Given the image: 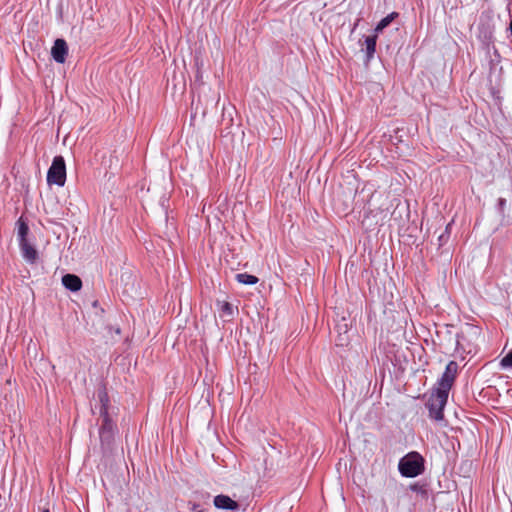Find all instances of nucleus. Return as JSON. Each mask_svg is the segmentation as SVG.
Instances as JSON below:
<instances>
[{
	"label": "nucleus",
	"mask_w": 512,
	"mask_h": 512,
	"mask_svg": "<svg viewBox=\"0 0 512 512\" xmlns=\"http://www.w3.org/2000/svg\"><path fill=\"white\" fill-rule=\"evenodd\" d=\"M424 463V458L418 452L414 451L400 459L398 469L403 477L414 478L424 472Z\"/></svg>",
	"instance_id": "1"
},
{
	"label": "nucleus",
	"mask_w": 512,
	"mask_h": 512,
	"mask_svg": "<svg viewBox=\"0 0 512 512\" xmlns=\"http://www.w3.org/2000/svg\"><path fill=\"white\" fill-rule=\"evenodd\" d=\"M98 398H99V401L101 404L99 414L103 420V423L100 428V438H101L102 442H104V441L109 442L113 436V431H114L115 425H114L113 421L111 420V418L109 417V413H108L109 399H108L107 392L105 390H100L98 392Z\"/></svg>",
	"instance_id": "2"
},
{
	"label": "nucleus",
	"mask_w": 512,
	"mask_h": 512,
	"mask_svg": "<svg viewBox=\"0 0 512 512\" xmlns=\"http://www.w3.org/2000/svg\"><path fill=\"white\" fill-rule=\"evenodd\" d=\"M448 395L449 394L447 393L433 389L431 396L429 397L426 404L429 410L430 418L434 419L435 421H440L443 419V411L448 401Z\"/></svg>",
	"instance_id": "3"
},
{
	"label": "nucleus",
	"mask_w": 512,
	"mask_h": 512,
	"mask_svg": "<svg viewBox=\"0 0 512 512\" xmlns=\"http://www.w3.org/2000/svg\"><path fill=\"white\" fill-rule=\"evenodd\" d=\"M66 182V165L62 156H55L47 172V183L49 185L64 186Z\"/></svg>",
	"instance_id": "4"
},
{
	"label": "nucleus",
	"mask_w": 512,
	"mask_h": 512,
	"mask_svg": "<svg viewBox=\"0 0 512 512\" xmlns=\"http://www.w3.org/2000/svg\"><path fill=\"white\" fill-rule=\"evenodd\" d=\"M458 369H459V367H458L457 362L450 361L446 365V368H445L442 376L437 381V385L434 388V390L449 394V391L451 390L453 383L456 379Z\"/></svg>",
	"instance_id": "5"
},
{
	"label": "nucleus",
	"mask_w": 512,
	"mask_h": 512,
	"mask_svg": "<svg viewBox=\"0 0 512 512\" xmlns=\"http://www.w3.org/2000/svg\"><path fill=\"white\" fill-rule=\"evenodd\" d=\"M68 54V46L64 39H56L51 49L52 58L57 63H64Z\"/></svg>",
	"instance_id": "6"
},
{
	"label": "nucleus",
	"mask_w": 512,
	"mask_h": 512,
	"mask_svg": "<svg viewBox=\"0 0 512 512\" xmlns=\"http://www.w3.org/2000/svg\"><path fill=\"white\" fill-rule=\"evenodd\" d=\"M213 503L218 509L236 510L239 507V504L235 500L223 494L215 496Z\"/></svg>",
	"instance_id": "7"
},
{
	"label": "nucleus",
	"mask_w": 512,
	"mask_h": 512,
	"mask_svg": "<svg viewBox=\"0 0 512 512\" xmlns=\"http://www.w3.org/2000/svg\"><path fill=\"white\" fill-rule=\"evenodd\" d=\"M469 335H466L464 332L458 333L456 336V351L459 354L467 353L470 354L473 352V345L468 341Z\"/></svg>",
	"instance_id": "8"
},
{
	"label": "nucleus",
	"mask_w": 512,
	"mask_h": 512,
	"mask_svg": "<svg viewBox=\"0 0 512 512\" xmlns=\"http://www.w3.org/2000/svg\"><path fill=\"white\" fill-rule=\"evenodd\" d=\"M19 247L24 260L30 264H34L38 258L36 249L28 241L19 243Z\"/></svg>",
	"instance_id": "9"
},
{
	"label": "nucleus",
	"mask_w": 512,
	"mask_h": 512,
	"mask_svg": "<svg viewBox=\"0 0 512 512\" xmlns=\"http://www.w3.org/2000/svg\"><path fill=\"white\" fill-rule=\"evenodd\" d=\"M62 284L63 286L72 291V292H77L81 289L82 287V281L81 279L74 275V274H66L62 277Z\"/></svg>",
	"instance_id": "10"
},
{
	"label": "nucleus",
	"mask_w": 512,
	"mask_h": 512,
	"mask_svg": "<svg viewBox=\"0 0 512 512\" xmlns=\"http://www.w3.org/2000/svg\"><path fill=\"white\" fill-rule=\"evenodd\" d=\"M17 225V237L19 243L27 241V235L29 232V227L27 223L20 217L16 223Z\"/></svg>",
	"instance_id": "11"
},
{
	"label": "nucleus",
	"mask_w": 512,
	"mask_h": 512,
	"mask_svg": "<svg viewBox=\"0 0 512 512\" xmlns=\"http://www.w3.org/2000/svg\"><path fill=\"white\" fill-rule=\"evenodd\" d=\"M396 17H398V13L397 12H392V13L388 14L387 16H385L383 19H381L378 22V24L376 25L375 29H374L375 34H378V33L382 32L387 26L390 25V23Z\"/></svg>",
	"instance_id": "12"
},
{
	"label": "nucleus",
	"mask_w": 512,
	"mask_h": 512,
	"mask_svg": "<svg viewBox=\"0 0 512 512\" xmlns=\"http://www.w3.org/2000/svg\"><path fill=\"white\" fill-rule=\"evenodd\" d=\"M235 279L237 280V282L244 285H254L259 281V279L256 276L248 273H238L236 274Z\"/></svg>",
	"instance_id": "13"
},
{
	"label": "nucleus",
	"mask_w": 512,
	"mask_h": 512,
	"mask_svg": "<svg viewBox=\"0 0 512 512\" xmlns=\"http://www.w3.org/2000/svg\"><path fill=\"white\" fill-rule=\"evenodd\" d=\"M377 34L374 36H368L365 38V46L367 57L370 59L373 57L376 50Z\"/></svg>",
	"instance_id": "14"
},
{
	"label": "nucleus",
	"mask_w": 512,
	"mask_h": 512,
	"mask_svg": "<svg viewBox=\"0 0 512 512\" xmlns=\"http://www.w3.org/2000/svg\"><path fill=\"white\" fill-rule=\"evenodd\" d=\"M500 365L502 368H512V350L501 359Z\"/></svg>",
	"instance_id": "15"
},
{
	"label": "nucleus",
	"mask_w": 512,
	"mask_h": 512,
	"mask_svg": "<svg viewBox=\"0 0 512 512\" xmlns=\"http://www.w3.org/2000/svg\"><path fill=\"white\" fill-rule=\"evenodd\" d=\"M347 331L345 330L344 335L339 334L337 341V345L339 346H345L348 344V336L346 335Z\"/></svg>",
	"instance_id": "16"
},
{
	"label": "nucleus",
	"mask_w": 512,
	"mask_h": 512,
	"mask_svg": "<svg viewBox=\"0 0 512 512\" xmlns=\"http://www.w3.org/2000/svg\"><path fill=\"white\" fill-rule=\"evenodd\" d=\"M221 310L228 315H231L233 312L232 305L228 302L223 303Z\"/></svg>",
	"instance_id": "17"
},
{
	"label": "nucleus",
	"mask_w": 512,
	"mask_h": 512,
	"mask_svg": "<svg viewBox=\"0 0 512 512\" xmlns=\"http://www.w3.org/2000/svg\"><path fill=\"white\" fill-rule=\"evenodd\" d=\"M449 239V233H441L438 237L439 246L444 245Z\"/></svg>",
	"instance_id": "18"
},
{
	"label": "nucleus",
	"mask_w": 512,
	"mask_h": 512,
	"mask_svg": "<svg viewBox=\"0 0 512 512\" xmlns=\"http://www.w3.org/2000/svg\"><path fill=\"white\" fill-rule=\"evenodd\" d=\"M198 508H199V506H198V505H196V504H194V505H193L192 510H193L194 512H205V510H201V509H198Z\"/></svg>",
	"instance_id": "19"
},
{
	"label": "nucleus",
	"mask_w": 512,
	"mask_h": 512,
	"mask_svg": "<svg viewBox=\"0 0 512 512\" xmlns=\"http://www.w3.org/2000/svg\"><path fill=\"white\" fill-rule=\"evenodd\" d=\"M450 227H451V223H449V224L446 226L445 231H444L443 233H449V234H450V231H449Z\"/></svg>",
	"instance_id": "20"
},
{
	"label": "nucleus",
	"mask_w": 512,
	"mask_h": 512,
	"mask_svg": "<svg viewBox=\"0 0 512 512\" xmlns=\"http://www.w3.org/2000/svg\"><path fill=\"white\" fill-rule=\"evenodd\" d=\"M2 366H3V363H2V361L0 360V369L2 368Z\"/></svg>",
	"instance_id": "21"
},
{
	"label": "nucleus",
	"mask_w": 512,
	"mask_h": 512,
	"mask_svg": "<svg viewBox=\"0 0 512 512\" xmlns=\"http://www.w3.org/2000/svg\"><path fill=\"white\" fill-rule=\"evenodd\" d=\"M43 512H49L48 510H44Z\"/></svg>",
	"instance_id": "22"
}]
</instances>
